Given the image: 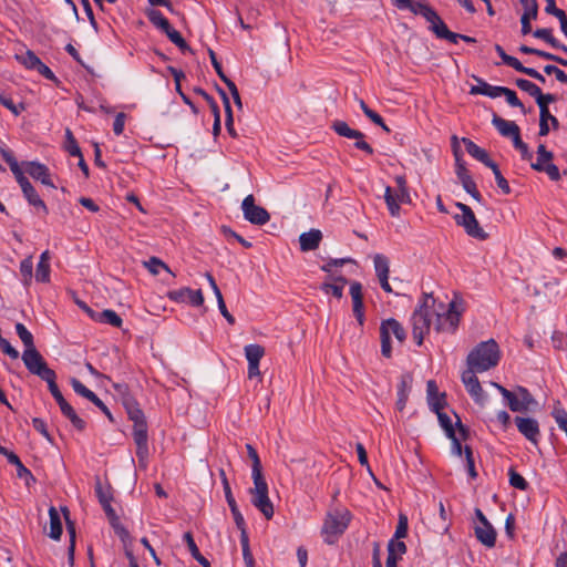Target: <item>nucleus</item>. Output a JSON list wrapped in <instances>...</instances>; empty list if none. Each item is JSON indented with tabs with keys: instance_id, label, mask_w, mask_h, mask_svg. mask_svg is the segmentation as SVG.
<instances>
[{
	"instance_id": "nucleus-49",
	"label": "nucleus",
	"mask_w": 567,
	"mask_h": 567,
	"mask_svg": "<svg viewBox=\"0 0 567 567\" xmlns=\"http://www.w3.org/2000/svg\"><path fill=\"white\" fill-rule=\"evenodd\" d=\"M166 37L176 45L179 48L182 52L190 51L189 45L184 40L182 34L175 30L172 25L164 32Z\"/></svg>"
},
{
	"instance_id": "nucleus-61",
	"label": "nucleus",
	"mask_w": 567,
	"mask_h": 567,
	"mask_svg": "<svg viewBox=\"0 0 567 567\" xmlns=\"http://www.w3.org/2000/svg\"><path fill=\"white\" fill-rule=\"evenodd\" d=\"M512 141L514 147L520 152L522 158L524 161H530L533 154L530 153L528 145L520 138V133L517 136H514Z\"/></svg>"
},
{
	"instance_id": "nucleus-52",
	"label": "nucleus",
	"mask_w": 567,
	"mask_h": 567,
	"mask_svg": "<svg viewBox=\"0 0 567 567\" xmlns=\"http://www.w3.org/2000/svg\"><path fill=\"white\" fill-rule=\"evenodd\" d=\"M460 182L467 194H470L477 203H482L483 197L478 192L476 183L474 182L472 176L462 178Z\"/></svg>"
},
{
	"instance_id": "nucleus-16",
	"label": "nucleus",
	"mask_w": 567,
	"mask_h": 567,
	"mask_svg": "<svg viewBox=\"0 0 567 567\" xmlns=\"http://www.w3.org/2000/svg\"><path fill=\"white\" fill-rule=\"evenodd\" d=\"M70 383L72 385V389L73 391L78 394V395H81L83 398H85L86 400H89L90 402H92L96 408H99L102 413L104 415H106V417L110 420V421H114L113 420V415L110 411V409L99 399V396L93 392L91 391L90 389H87L80 380H78L76 378H71L70 380Z\"/></svg>"
},
{
	"instance_id": "nucleus-31",
	"label": "nucleus",
	"mask_w": 567,
	"mask_h": 567,
	"mask_svg": "<svg viewBox=\"0 0 567 567\" xmlns=\"http://www.w3.org/2000/svg\"><path fill=\"white\" fill-rule=\"evenodd\" d=\"M473 79L477 82V85H473L470 90V94L472 95H486L492 99L498 97V91L496 89H501V86H493L485 82L483 79L473 75Z\"/></svg>"
},
{
	"instance_id": "nucleus-25",
	"label": "nucleus",
	"mask_w": 567,
	"mask_h": 567,
	"mask_svg": "<svg viewBox=\"0 0 567 567\" xmlns=\"http://www.w3.org/2000/svg\"><path fill=\"white\" fill-rule=\"evenodd\" d=\"M492 124L501 135L511 137L512 140L520 133L519 126L515 122L504 120L496 113L493 114Z\"/></svg>"
},
{
	"instance_id": "nucleus-46",
	"label": "nucleus",
	"mask_w": 567,
	"mask_h": 567,
	"mask_svg": "<svg viewBox=\"0 0 567 567\" xmlns=\"http://www.w3.org/2000/svg\"><path fill=\"white\" fill-rule=\"evenodd\" d=\"M384 200L391 216L396 217L400 214V205L398 203L396 193H393L390 186L385 187Z\"/></svg>"
},
{
	"instance_id": "nucleus-1",
	"label": "nucleus",
	"mask_w": 567,
	"mask_h": 567,
	"mask_svg": "<svg viewBox=\"0 0 567 567\" xmlns=\"http://www.w3.org/2000/svg\"><path fill=\"white\" fill-rule=\"evenodd\" d=\"M0 155L2 156L3 161L9 165V167H10L12 174L14 175L17 183L21 187L23 196L25 197L28 203L31 206L35 207L37 209H40L44 215H48L49 209H48L45 203L40 198L35 188L32 186V184L25 177L24 172L21 168L18 161L16 159L12 151L9 150L7 146H2V147H0Z\"/></svg>"
},
{
	"instance_id": "nucleus-47",
	"label": "nucleus",
	"mask_w": 567,
	"mask_h": 567,
	"mask_svg": "<svg viewBox=\"0 0 567 567\" xmlns=\"http://www.w3.org/2000/svg\"><path fill=\"white\" fill-rule=\"evenodd\" d=\"M64 148L71 156L81 157L82 155L81 148L70 128L65 130Z\"/></svg>"
},
{
	"instance_id": "nucleus-15",
	"label": "nucleus",
	"mask_w": 567,
	"mask_h": 567,
	"mask_svg": "<svg viewBox=\"0 0 567 567\" xmlns=\"http://www.w3.org/2000/svg\"><path fill=\"white\" fill-rule=\"evenodd\" d=\"M27 370L31 374L39 377L41 380L48 383V388L52 396L61 392L56 384V373L51 368L48 367V363L45 362L44 359L28 367Z\"/></svg>"
},
{
	"instance_id": "nucleus-44",
	"label": "nucleus",
	"mask_w": 567,
	"mask_h": 567,
	"mask_svg": "<svg viewBox=\"0 0 567 567\" xmlns=\"http://www.w3.org/2000/svg\"><path fill=\"white\" fill-rule=\"evenodd\" d=\"M246 450H247V454H248V457L251 460V476L252 477H257V476H262V467H261V462H260V458L258 456V453L256 451V449L251 445V444H246Z\"/></svg>"
},
{
	"instance_id": "nucleus-8",
	"label": "nucleus",
	"mask_w": 567,
	"mask_h": 567,
	"mask_svg": "<svg viewBox=\"0 0 567 567\" xmlns=\"http://www.w3.org/2000/svg\"><path fill=\"white\" fill-rule=\"evenodd\" d=\"M128 419L133 422V440L144 441L148 440L147 422L144 412L134 398H126L124 402Z\"/></svg>"
},
{
	"instance_id": "nucleus-43",
	"label": "nucleus",
	"mask_w": 567,
	"mask_h": 567,
	"mask_svg": "<svg viewBox=\"0 0 567 567\" xmlns=\"http://www.w3.org/2000/svg\"><path fill=\"white\" fill-rule=\"evenodd\" d=\"M61 509H62V512L64 514V517L66 519V529H68V533L70 534V546L68 548L69 560L71 563H73L74 549H75V527H74L73 522H71L69 519V509L66 507H62Z\"/></svg>"
},
{
	"instance_id": "nucleus-37",
	"label": "nucleus",
	"mask_w": 567,
	"mask_h": 567,
	"mask_svg": "<svg viewBox=\"0 0 567 567\" xmlns=\"http://www.w3.org/2000/svg\"><path fill=\"white\" fill-rule=\"evenodd\" d=\"M60 410L62 412V414L70 420V422L72 423V425L78 430V431H83L86 426V423L84 420H82L75 412V410L73 409V406L66 402L64 404H62V406H60Z\"/></svg>"
},
{
	"instance_id": "nucleus-41",
	"label": "nucleus",
	"mask_w": 567,
	"mask_h": 567,
	"mask_svg": "<svg viewBox=\"0 0 567 567\" xmlns=\"http://www.w3.org/2000/svg\"><path fill=\"white\" fill-rule=\"evenodd\" d=\"M496 91H498V96L501 95H504L505 99H506V102L513 106V107H519L520 111L526 114V109L524 106V104L520 102V100L517 97V94L515 91L506 87V86H501V89H496Z\"/></svg>"
},
{
	"instance_id": "nucleus-13",
	"label": "nucleus",
	"mask_w": 567,
	"mask_h": 567,
	"mask_svg": "<svg viewBox=\"0 0 567 567\" xmlns=\"http://www.w3.org/2000/svg\"><path fill=\"white\" fill-rule=\"evenodd\" d=\"M421 17H423L429 22V30L432 31L436 38L455 40L456 35H454V32L449 30L444 21L430 4L422 12Z\"/></svg>"
},
{
	"instance_id": "nucleus-45",
	"label": "nucleus",
	"mask_w": 567,
	"mask_h": 567,
	"mask_svg": "<svg viewBox=\"0 0 567 567\" xmlns=\"http://www.w3.org/2000/svg\"><path fill=\"white\" fill-rule=\"evenodd\" d=\"M384 200L391 216L396 217L400 214V205L398 203L396 193H393L390 186L385 187Z\"/></svg>"
},
{
	"instance_id": "nucleus-40",
	"label": "nucleus",
	"mask_w": 567,
	"mask_h": 567,
	"mask_svg": "<svg viewBox=\"0 0 567 567\" xmlns=\"http://www.w3.org/2000/svg\"><path fill=\"white\" fill-rule=\"evenodd\" d=\"M245 357L248 363H260L265 355V348L257 343L247 344L244 348Z\"/></svg>"
},
{
	"instance_id": "nucleus-14",
	"label": "nucleus",
	"mask_w": 567,
	"mask_h": 567,
	"mask_svg": "<svg viewBox=\"0 0 567 567\" xmlns=\"http://www.w3.org/2000/svg\"><path fill=\"white\" fill-rule=\"evenodd\" d=\"M27 370L31 374L39 377L41 380L48 383V388L52 396L61 392L56 384V373L51 368L48 367V363L45 362L44 359L28 367Z\"/></svg>"
},
{
	"instance_id": "nucleus-28",
	"label": "nucleus",
	"mask_w": 567,
	"mask_h": 567,
	"mask_svg": "<svg viewBox=\"0 0 567 567\" xmlns=\"http://www.w3.org/2000/svg\"><path fill=\"white\" fill-rule=\"evenodd\" d=\"M205 277L207 278L208 282H209V286L210 288L213 289L214 291V295L216 296V299H217V303H218V309L221 313V316L227 320V322L229 324H234L235 323V318L233 317V315L229 313V311L227 310V307L225 305V301H224V298H223V295H221V291L220 289L218 288L217 284H216V280L215 278L212 276V274L209 272H206L205 274Z\"/></svg>"
},
{
	"instance_id": "nucleus-32",
	"label": "nucleus",
	"mask_w": 567,
	"mask_h": 567,
	"mask_svg": "<svg viewBox=\"0 0 567 567\" xmlns=\"http://www.w3.org/2000/svg\"><path fill=\"white\" fill-rule=\"evenodd\" d=\"M332 279H333V282L324 281L321 285L320 289L324 293H331L333 297L340 299L343 296V288L347 284V279L342 276H339V277H336Z\"/></svg>"
},
{
	"instance_id": "nucleus-63",
	"label": "nucleus",
	"mask_w": 567,
	"mask_h": 567,
	"mask_svg": "<svg viewBox=\"0 0 567 567\" xmlns=\"http://www.w3.org/2000/svg\"><path fill=\"white\" fill-rule=\"evenodd\" d=\"M240 545L243 549V557L247 567H254L255 560L249 547V538L240 537Z\"/></svg>"
},
{
	"instance_id": "nucleus-38",
	"label": "nucleus",
	"mask_w": 567,
	"mask_h": 567,
	"mask_svg": "<svg viewBox=\"0 0 567 567\" xmlns=\"http://www.w3.org/2000/svg\"><path fill=\"white\" fill-rule=\"evenodd\" d=\"M96 322L107 323L112 327L121 328L123 320L114 310L105 309L96 315Z\"/></svg>"
},
{
	"instance_id": "nucleus-23",
	"label": "nucleus",
	"mask_w": 567,
	"mask_h": 567,
	"mask_svg": "<svg viewBox=\"0 0 567 567\" xmlns=\"http://www.w3.org/2000/svg\"><path fill=\"white\" fill-rule=\"evenodd\" d=\"M95 493L99 498L100 504L102 505L109 520H116V513L114 508L111 505V502L113 499L112 494L110 492L109 487H103L100 480H97L95 484Z\"/></svg>"
},
{
	"instance_id": "nucleus-17",
	"label": "nucleus",
	"mask_w": 567,
	"mask_h": 567,
	"mask_svg": "<svg viewBox=\"0 0 567 567\" xmlns=\"http://www.w3.org/2000/svg\"><path fill=\"white\" fill-rule=\"evenodd\" d=\"M476 373H478L477 370L468 368L462 373V382L464 383L467 392L474 399V401L476 403L483 404L485 395Z\"/></svg>"
},
{
	"instance_id": "nucleus-56",
	"label": "nucleus",
	"mask_w": 567,
	"mask_h": 567,
	"mask_svg": "<svg viewBox=\"0 0 567 567\" xmlns=\"http://www.w3.org/2000/svg\"><path fill=\"white\" fill-rule=\"evenodd\" d=\"M508 476H509L511 486H513L519 491H526L528 488L527 481L519 473H517L513 467L509 468Z\"/></svg>"
},
{
	"instance_id": "nucleus-34",
	"label": "nucleus",
	"mask_w": 567,
	"mask_h": 567,
	"mask_svg": "<svg viewBox=\"0 0 567 567\" xmlns=\"http://www.w3.org/2000/svg\"><path fill=\"white\" fill-rule=\"evenodd\" d=\"M49 517H50V538L54 540H59L62 535V522L59 512L54 506L49 508Z\"/></svg>"
},
{
	"instance_id": "nucleus-11",
	"label": "nucleus",
	"mask_w": 567,
	"mask_h": 567,
	"mask_svg": "<svg viewBox=\"0 0 567 567\" xmlns=\"http://www.w3.org/2000/svg\"><path fill=\"white\" fill-rule=\"evenodd\" d=\"M16 332L23 342L25 349L22 353V361L25 368L44 359L42 354L34 347L33 336L21 322L16 324Z\"/></svg>"
},
{
	"instance_id": "nucleus-19",
	"label": "nucleus",
	"mask_w": 567,
	"mask_h": 567,
	"mask_svg": "<svg viewBox=\"0 0 567 567\" xmlns=\"http://www.w3.org/2000/svg\"><path fill=\"white\" fill-rule=\"evenodd\" d=\"M515 424L522 435L529 442L537 445L540 436L539 424L533 417L516 416Z\"/></svg>"
},
{
	"instance_id": "nucleus-62",
	"label": "nucleus",
	"mask_w": 567,
	"mask_h": 567,
	"mask_svg": "<svg viewBox=\"0 0 567 567\" xmlns=\"http://www.w3.org/2000/svg\"><path fill=\"white\" fill-rule=\"evenodd\" d=\"M440 425L443 427L446 436H452L455 429L453 426L451 417L443 411L436 413Z\"/></svg>"
},
{
	"instance_id": "nucleus-35",
	"label": "nucleus",
	"mask_w": 567,
	"mask_h": 567,
	"mask_svg": "<svg viewBox=\"0 0 567 567\" xmlns=\"http://www.w3.org/2000/svg\"><path fill=\"white\" fill-rule=\"evenodd\" d=\"M533 35L535 38H538V39H542L544 40L546 43H548L549 45H551L553 48L555 49H558V50H561L563 52H565L567 54V47L565 44H561L554 35H553V30L551 29H547V28H543V29H537L533 32Z\"/></svg>"
},
{
	"instance_id": "nucleus-55",
	"label": "nucleus",
	"mask_w": 567,
	"mask_h": 567,
	"mask_svg": "<svg viewBox=\"0 0 567 567\" xmlns=\"http://www.w3.org/2000/svg\"><path fill=\"white\" fill-rule=\"evenodd\" d=\"M229 509L231 512V515L234 517L237 528L240 530V537H248L245 518H244L243 514L240 513L237 504L230 506Z\"/></svg>"
},
{
	"instance_id": "nucleus-50",
	"label": "nucleus",
	"mask_w": 567,
	"mask_h": 567,
	"mask_svg": "<svg viewBox=\"0 0 567 567\" xmlns=\"http://www.w3.org/2000/svg\"><path fill=\"white\" fill-rule=\"evenodd\" d=\"M136 444V456L138 460V466L142 468H146L147 466V458H148V440L144 441H136L134 442Z\"/></svg>"
},
{
	"instance_id": "nucleus-60",
	"label": "nucleus",
	"mask_w": 567,
	"mask_h": 567,
	"mask_svg": "<svg viewBox=\"0 0 567 567\" xmlns=\"http://www.w3.org/2000/svg\"><path fill=\"white\" fill-rule=\"evenodd\" d=\"M495 51L498 53V55L501 56L502 61L504 64L513 68L514 70H518L519 65H522V63L519 62L518 59H516L515 56H512V55H508L504 49L502 48V45L499 44H495Z\"/></svg>"
},
{
	"instance_id": "nucleus-12",
	"label": "nucleus",
	"mask_w": 567,
	"mask_h": 567,
	"mask_svg": "<svg viewBox=\"0 0 567 567\" xmlns=\"http://www.w3.org/2000/svg\"><path fill=\"white\" fill-rule=\"evenodd\" d=\"M244 217L254 225H265L269 221V213L261 206L255 204V197L250 194L241 203Z\"/></svg>"
},
{
	"instance_id": "nucleus-30",
	"label": "nucleus",
	"mask_w": 567,
	"mask_h": 567,
	"mask_svg": "<svg viewBox=\"0 0 567 567\" xmlns=\"http://www.w3.org/2000/svg\"><path fill=\"white\" fill-rule=\"evenodd\" d=\"M507 401V405L513 412H525V406L520 403L517 393H514L498 383H492Z\"/></svg>"
},
{
	"instance_id": "nucleus-18",
	"label": "nucleus",
	"mask_w": 567,
	"mask_h": 567,
	"mask_svg": "<svg viewBox=\"0 0 567 567\" xmlns=\"http://www.w3.org/2000/svg\"><path fill=\"white\" fill-rule=\"evenodd\" d=\"M167 297L175 302H188L194 307H199L204 303V296L200 289L193 290L190 288H181L167 292Z\"/></svg>"
},
{
	"instance_id": "nucleus-57",
	"label": "nucleus",
	"mask_w": 567,
	"mask_h": 567,
	"mask_svg": "<svg viewBox=\"0 0 567 567\" xmlns=\"http://www.w3.org/2000/svg\"><path fill=\"white\" fill-rule=\"evenodd\" d=\"M219 476H220V481H221V484H223V489H224V493H225V498H226V502L228 504V506H233V505H236V499L233 495V492H231V488H230V485H229V482H228V478L226 476V472L225 470L220 468L219 470Z\"/></svg>"
},
{
	"instance_id": "nucleus-24",
	"label": "nucleus",
	"mask_w": 567,
	"mask_h": 567,
	"mask_svg": "<svg viewBox=\"0 0 567 567\" xmlns=\"http://www.w3.org/2000/svg\"><path fill=\"white\" fill-rule=\"evenodd\" d=\"M477 540L488 548H493L496 544V530L491 523L477 524L474 527Z\"/></svg>"
},
{
	"instance_id": "nucleus-33",
	"label": "nucleus",
	"mask_w": 567,
	"mask_h": 567,
	"mask_svg": "<svg viewBox=\"0 0 567 567\" xmlns=\"http://www.w3.org/2000/svg\"><path fill=\"white\" fill-rule=\"evenodd\" d=\"M452 140L454 143L453 154L455 157V174H456L457 178L461 181L462 178L470 177L471 174H470L468 169L466 168L465 163L462 158V152L457 146V137L454 135L452 137Z\"/></svg>"
},
{
	"instance_id": "nucleus-9",
	"label": "nucleus",
	"mask_w": 567,
	"mask_h": 567,
	"mask_svg": "<svg viewBox=\"0 0 567 567\" xmlns=\"http://www.w3.org/2000/svg\"><path fill=\"white\" fill-rule=\"evenodd\" d=\"M463 312L462 301L452 300L445 312H436L434 328L437 332L454 333L458 327L461 315Z\"/></svg>"
},
{
	"instance_id": "nucleus-39",
	"label": "nucleus",
	"mask_w": 567,
	"mask_h": 567,
	"mask_svg": "<svg viewBox=\"0 0 567 567\" xmlns=\"http://www.w3.org/2000/svg\"><path fill=\"white\" fill-rule=\"evenodd\" d=\"M146 16L151 23L159 29L163 33L171 27L169 21L163 16L159 10L150 9L146 12Z\"/></svg>"
},
{
	"instance_id": "nucleus-10",
	"label": "nucleus",
	"mask_w": 567,
	"mask_h": 567,
	"mask_svg": "<svg viewBox=\"0 0 567 567\" xmlns=\"http://www.w3.org/2000/svg\"><path fill=\"white\" fill-rule=\"evenodd\" d=\"M331 128L339 136L347 137L350 140H355V142H354L355 148H358L369 155H372L374 153L373 147L364 141L365 135L359 130L351 128L347 122L337 120V121L332 122Z\"/></svg>"
},
{
	"instance_id": "nucleus-42",
	"label": "nucleus",
	"mask_w": 567,
	"mask_h": 567,
	"mask_svg": "<svg viewBox=\"0 0 567 567\" xmlns=\"http://www.w3.org/2000/svg\"><path fill=\"white\" fill-rule=\"evenodd\" d=\"M374 269L378 278L389 277L390 261L389 258L382 254H377L373 258Z\"/></svg>"
},
{
	"instance_id": "nucleus-5",
	"label": "nucleus",
	"mask_w": 567,
	"mask_h": 567,
	"mask_svg": "<svg viewBox=\"0 0 567 567\" xmlns=\"http://www.w3.org/2000/svg\"><path fill=\"white\" fill-rule=\"evenodd\" d=\"M254 487L249 488L251 504L264 515L266 519L274 517V505L268 495V484L262 476L252 477Z\"/></svg>"
},
{
	"instance_id": "nucleus-29",
	"label": "nucleus",
	"mask_w": 567,
	"mask_h": 567,
	"mask_svg": "<svg viewBox=\"0 0 567 567\" xmlns=\"http://www.w3.org/2000/svg\"><path fill=\"white\" fill-rule=\"evenodd\" d=\"M322 234L319 229H311L299 236L300 249L302 251L315 250L319 247Z\"/></svg>"
},
{
	"instance_id": "nucleus-7",
	"label": "nucleus",
	"mask_w": 567,
	"mask_h": 567,
	"mask_svg": "<svg viewBox=\"0 0 567 567\" xmlns=\"http://www.w3.org/2000/svg\"><path fill=\"white\" fill-rule=\"evenodd\" d=\"M391 334L400 343H403L406 338L405 329L394 318L385 319L380 324L381 353L385 358H391L392 354Z\"/></svg>"
},
{
	"instance_id": "nucleus-59",
	"label": "nucleus",
	"mask_w": 567,
	"mask_h": 567,
	"mask_svg": "<svg viewBox=\"0 0 567 567\" xmlns=\"http://www.w3.org/2000/svg\"><path fill=\"white\" fill-rule=\"evenodd\" d=\"M515 84L518 89L528 93L533 97H536V95L540 91L539 86H537L535 83H533L532 81L526 80V79H517L515 81Z\"/></svg>"
},
{
	"instance_id": "nucleus-3",
	"label": "nucleus",
	"mask_w": 567,
	"mask_h": 567,
	"mask_svg": "<svg viewBox=\"0 0 567 567\" xmlns=\"http://www.w3.org/2000/svg\"><path fill=\"white\" fill-rule=\"evenodd\" d=\"M435 300L432 293L424 292L422 300L415 308L411 316L412 334L417 346L423 344L424 337L429 333L431 328V308L434 306Z\"/></svg>"
},
{
	"instance_id": "nucleus-4",
	"label": "nucleus",
	"mask_w": 567,
	"mask_h": 567,
	"mask_svg": "<svg viewBox=\"0 0 567 567\" xmlns=\"http://www.w3.org/2000/svg\"><path fill=\"white\" fill-rule=\"evenodd\" d=\"M351 520V513L348 509L329 511L323 520L321 534L324 542L333 545L337 539L346 532Z\"/></svg>"
},
{
	"instance_id": "nucleus-48",
	"label": "nucleus",
	"mask_w": 567,
	"mask_h": 567,
	"mask_svg": "<svg viewBox=\"0 0 567 567\" xmlns=\"http://www.w3.org/2000/svg\"><path fill=\"white\" fill-rule=\"evenodd\" d=\"M20 274L23 279L24 286H30L33 277V260L32 256L24 258L20 262Z\"/></svg>"
},
{
	"instance_id": "nucleus-51",
	"label": "nucleus",
	"mask_w": 567,
	"mask_h": 567,
	"mask_svg": "<svg viewBox=\"0 0 567 567\" xmlns=\"http://www.w3.org/2000/svg\"><path fill=\"white\" fill-rule=\"evenodd\" d=\"M530 166H532L533 169H535L537 172L546 173L551 181L557 182V181H559L561 178L559 168L555 164H553V163H548L546 165H543V164H532Z\"/></svg>"
},
{
	"instance_id": "nucleus-27",
	"label": "nucleus",
	"mask_w": 567,
	"mask_h": 567,
	"mask_svg": "<svg viewBox=\"0 0 567 567\" xmlns=\"http://www.w3.org/2000/svg\"><path fill=\"white\" fill-rule=\"evenodd\" d=\"M462 142L465 145L466 152L472 157L483 163L486 167H489V165L494 163V161L491 159L488 153L484 148L476 145L472 140L463 137Z\"/></svg>"
},
{
	"instance_id": "nucleus-58",
	"label": "nucleus",
	"mask_w": 567,
	"mask_h": 567,
	"mask_svg": "<svg viewBox=\"0 0 567 567\" xmlns=\"http://www.w3.org/2000/svg\"><path fill=\"white\" fill-rule=\"evenodd\" d=\"M144 265L153 275H158L159 269H164L167 272L172 274L169 267L157 257H151L148 261L144 262Z\"/></svg>"
},
{
	"instance_id": "nucleus-64",
	"label": "nucleus",
	"mask_w": 567,
	"mask_h": 567,
	"mask_svg": "<svg viewBox=\"0 0 567 567\" xmlns=\"http://www.w3.org/2000/svg\"><path fill=\"white\" fill-rule=\"evenodd\" d=\"M388 553L401 557L406 553V545L399 539H391L388 544Z\"/></svg>"
},
{
	"instance_id": "nucleus-36",
	"label": "nucleus",
	"mask_w": 567,
	"mask_h": 567,
	"mask_svg": "<svg viewBox=\"0 0 567 567\" xmlns=\"http://www.w3.org/2000/svg\"><path fill=\"white\" fill-rule=\"evenodd\" d=\"M183 539L186 543L193 558L196 561H198L203 567H212L210 563L200 554V551L194 540L193 534L190 532H186L183 535Z\"/></svg>"
},
{
	"instance_id": "nucleus-53",
	"label": "nucleus",
	"mask_w": 567,
	"mask_h": 567,
	"mask_svg": "<svg viewBox=\"0 0 567 567\" xmlns=\"http://www.w3.org/2000/svg\"><path fill=\"white\" fill-rule=\"evenodd\" d=\"M16 58L21 64L30 70H35L41 62V60L30 50L24 54L16 55Z\"/></svg>"
},
{
	"instance_id": "nucleus-6",
	"label": "nucleus",
	"mask_w": 567,
	"mask_h": 567,
	"mask_svg": "<svg viewBox=\"0 0 567 567\" xmlns=\"http://www.w3.org/2000/svg\"><path fill=\"white\" fill-rule=\"evenodd\" d=\"M455 206L461 210V214L454 216V220L457 226L464 228L465 233L473 238L485 240L488 235L480 226L478 220L475 217L472 208L463 203H455Z\"/></svg>"
},
{
	"instance_id": "nucleus-21",
	"label": "nucleus",
	"mask_w": 567,
	"mask_h": 567,
	"mask_svg": "<svg viewBox=\"0 0 567 567\" xmlns=\"http://www.w3.org/2000/svg\"><path fill=\"white\" fill-rule=\"evenodd\" d=\"M20 166L24 167V171L34 179L40 181L43 185L55 188V185L52 183L50 178V172L47 165L30 161L22 162Z\"/></svg>"
},
{
	"instance_id": "nucleus-26",
	"label": "nucleus",
	"mask_w": 567,
	"mask_h": 567,
	"mask_svg": "<svg viewBox=\"0 0 567 567\" xmlns=\"http://www.w3.org/2000/svg\"><path fill=\"white\" fill-rule=\"evenodd\" d=\"M413 378L410 373L402 374L398 384L396 408L403 411L406 405L408 398L412 388Z\"/></svg>"
},
{
	"instance_id": "nucleus-2",
	"label": "nucleus",
	"mask_w": 567,
	"mask_h": 567,
	"mask_svg": "<svg viewBox=\"0 0 567 567\" xmlns=\"http://www.w3.org/2000/svg\"><path fill=\"white\" fill-rule=\"evenodd\" d=\"M501 359V351L494 339L480 342L467 355L468 368L485 372L496 367Z\"/></svg>"
},
{
	"instance_id": "nucleus-20",
	"label": "nucleus",
	"mask_w": 567,
	"mask_h": 567,
	"mask_svg": "<svg viewBox=\"0 0 567 567\" xmlns=\"http://www.w3.org/2000/svg\"><path fill=\"white\" fill-rule=\"evenodd\" d=\"M0 454L7 457V461L11 465H14L17 468V476L21 480H24L27 486H30L31 483L35 482V477L31 471L23 465L20 457L14 452L9 451L7 447L0 445Z\"/></svg>"
},
{
	"instance_id": "nucleus-22",
	"label": "nucleus",
	"mask_w": 567,
	"mask_h": 567,
	"mask_svg": "<svg viewBox=\"0 0 567 567\" xmlns=\"http://www.w3.org/2000/svg\"><path fill=\"white\" fill-rule=\"evenodd\" d=\"M350 295L352 298V310L353 315L360 324V327L364 323V312H363V293H362V286L360 282L354 281L350 286Z\"/></svg>"
},
{
	"instance_id": "nucleus-54",
	"label": "nucleus",
	"mask_w": 567,
	"mask_h": 567,
	"mask_svg": "<svg viewBox=\"0 0 567 567\" xmlns=\"http://www.w3.org/2000/svg\"><path fill=\"white\" fill-rule=\"evenodd\" d=\"M488 168L492 169L495 176L496 184L501 188V190L506 195L511 194L512 189L509 187V184L506 181V178L502 175L498 165L494 162L492 165H489Z\"/></svg>"
}]
</instances>
